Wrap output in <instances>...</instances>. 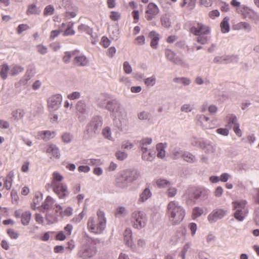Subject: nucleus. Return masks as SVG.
Returning a JSON list of instances; mask_svg holds the SVG:
<instances>
[{
	"mask_svg": "<svg viewBox=\"0 0 259 259\" xmlns=\"http://www.w3.org/2000/svg\"><path fill=\"white\" fill-rule=\"evenodd\" d=\"M106 109L113 117L114 124L119 131L123 132L128 130V121L126 112L118 100L111 99L108 103Z\"/></svg>",
	"mask_w": 259,
	"mask_h": 259,
	"instance_id": "f257e3e1",
	"label": "nucleus"
},
{
	"mask_svg": "<svg viewBox=\"0 0 259 259\" xmlns=\"http://www.w3.org/2000/svg\"><path fill=\"white\" fill-rule=\"evenodd\" d=\"M167 214L169 221L172 225H176L183 221L185 215V211L178 202L172 201L167 205Z\"/></svg>",
	"mask_w": 259,
	"mask_h": 259,
	"instance_id": "f03ea898",
	"label": "nucleus"
},
{
	"mask_svg": "<svg viewBox=\"0 0 259 259\" xmlns=\"http://www.w3.org/2000/svg\"><path fill=\"white\" fill-rule=\"evenodd\" d=\"M97 217H90L87 223L89 230L94 234H100L105 230L106 226V220L104 212L99 210Z\"/></svg>",
	"mask_w": 259,
	"mask_h": 259,
	"instance_id": "7ed1b4c3",
	"label": "nucleus"
},
{
	"mask_svg": "<svg viewBox=\"0 0 259 259\" xmlns=\"http://www.w3.org/2000/svg\"><path fill=\"white\" fill-rule=\"evenodd\" d=\"M209 193V190L204 188L190 187L186 190L184 197L187 204H193L198 199L201 200L206 199Z\"/></svg>",
	"mask_w": 259,
	"mask_h": 259,
	"instance_id": "20e7f679",
	"label": "nucleus"
},
{
	"mask_svg": "<svg viewBox=\"0 0 259 259\" xmlns=\"http://www.w3.org/2000/svg\"><path fill=\"white\" fill-rule=\"evenodd\" d=\"M103 122L101 117L96 116L87 124L85 130L83 133V138L85 139H91L96 136L99 132Z\"/></svg>",
	"mask_w": 259,
	"mask_h": 259,
	"instance_id": "39448f33",
	"label": "nucleus"
},
{
	"mask_svg": "<svg viewBox=\"0 0 259 259\" xmlns=\"http://www.w3.org/2000/svg\"><path fill=\"white\" fill-rule=\"evenodd\" d=\"M97 251L96 247L88 241L80 246L77 253V256L81 259H90L96 255Z\"/></svg>",
	"mask_w": 259,
	"mask_h": 259,
	"instance_id": "423d86ee",
	"label": "nucleus"
},
{
	"mask_svg": "<svg viewBox=\"0 0 259 259\" xmlns=\"http://www.w3.org/2000/svg\"><path fill=\"white\" fill-rule=\"evenodd\" d=\"M147 222V217L142 211L136 210L131 214V223L133 227L137 229L144 228Z\"/></svg>",
	"mask_w": 259,
	"mask_h": 259,
	"instance_id": "0eeeda50",
	"label": "nucleus"
},
{
	"mask_svg": "<svg viewBox=\"0 0 259 259\" xmlns=\"http://www.w3.org/2000/svg\"><path fill=\"white\" fill-rule=\"evenodd\" d=\"M197 124L199 125L203 129H212L217 126V119L213 118L211 120L203 114H197L195 117Z\"/></svg>",
	"mask_w": 259,
	"mask_h": 259,
	"instance_id": "6e6552de",
	"label": "nucleus"
},
{
	"mask_svg": "<svg viewBox=\"0 0 259 259\" xmlns=\"http://www.w3.org/2000/svg\"><path fill=\"white\" fill-rule=\"evenodd\" d=\"M190 32L195 36L199 34H210L211 29L208 26L195 21L190 24Z\"/></svg>",
	"mask_w": 259,
	"mask_h": 259,
	"instance_id": "1a4fd4ad",
	"label": "nucleus"
},
{
	"mask_svg": "<svg viewBox=\"0 0 259 259\" xmlns=\"http://www.w3.org/2000/svg\"><path fill=\"white\" fill-rule=\"evenodd\" d=\"M77 111L78 119L79 121H84L87 117L89 112L88 108L85 101L80 100L78 101L75 106Z\"/></svg>",
	"mask_w": 259,
	"mask_h": 259,
	"instance_id": "9d476101",
	"label": "nucleus"
},
{
	"mask_svg": "<svg viewBox=\"0 0 259 259\" xmlns=\"http://www.w3.org/2000/svg\"><path fill=\"white\" fill-rule=\"evenodd\" d=\"M62 97L60 94H56L49 97L47 101V105L50 111L57 110L61 105Z\"/></svg>",
	"mask_w": 259,
	"mask_h": 259,
	"instance_id": "9b49d317",
	"label": "nucleus"
},
{
	"mask_svg": "<svg viewBox=\"0 0 259 259\" xmlns=\"http://www.w3.org/2000/svg\"><path fill=\"white\" fill-rule=\"evenodd\" d=\"M228 213L227 210L222 208H217L213 210L208 215V222L212 224L215 223L218 220H221Z\"/></svg>",
	"mask_w": 259,
	"mask_h": 259,
	"instance_id": "f8f14e48",
	"label": "nucleus"
},
{
	"mask_svg": "<svg viewBox=\"0 0 259 259\" xmlns=\"http://www.w3.org/2000/svg\"><path fill=\"white\" fill-rule=\"evenodd\" d=\"M53 191L57 195L60 199H64L68 196L69 192L65 184L60 183L56 184L55 183L52 186Z\"/></svg>",
	"mask_w": 259,
	"mask_h": 259,
	"instance_id": "ddd939ff",
	"label": "nucleus"
},
{
	"mask_svg": "<svg viewBox=\"0 0 259 259\" xmlns=\"http://www.w3.org/2000/svg\"><path fill=\"white\" fill-rule=\"evenodd\" d=\"M159 13L157 6L153 3H149L146 7L145 18L148 21H151Z\"/></svg>",
	"mask_w": 259,
	"mask_h": 259,
	"instance_id": "4468645a",
	"label": "nucleus"
},
{
	"mask_svg": "<svg viewBox=\"0 0 259 259\" xmlns=\"http://www.w3.org/2000/svg\"><path fill=\"white\" fill-rule=\"evenodd\" d=\"M165 55L167 59L174 64L178 65L184 64L183 61L177 55L176 53L170 49H167L165 50Z\"/></svg>",
	"mask_w": 259,
	"mask_h": 259,
	"instance_id": "2eb2a0df",
	"label": "nucleus"
},
{
	"mask_svg": "<svg viewBox=\"0 0 259 259\" xmlns=\"http://www.w3.org/2000/svg\"><path fill=\"white\" fill-rule=\"evenodd\" d=\"M89 63V59L83 54H76L73 60V64L76 67H85Z\"/></svg>",
	"mask_w": 259,
	"mask_h": 259,
	"instance_id": "dca6fc26",
	"label": "nucleus"
},
{
	"mask_svg": "<svg viewBox=\"0 0 259 259\" xmlns=\"http://www.w3.org/2000/svg\"><path fill=\"white\" fill-rule=\"evenodd\" d=\"M200 148L207 154L214 153L216 149L215 145L212 143L208 140H204L200 143Z\"/></svg>",
	"mask_w": 259,
	"mask_h": 259,
	"instance_id": "f3484780",
	"label": "nucleus"
},
{
	"mask_svg": "<svg viewBox=\"0 0 259 259\" xmlns=\"http://www.w3.org/2000/svg\"><path fill=\"white\" fill-rule=\"evenodd\" d=\"M56 136V132L50 131H40L37 133L36 138L38 140H42L48 141L54 138Z\"/></svg>",
	"mask_w": 259,
	"mask_h": 259,
	"instance_id": "a211bd4d",
	"label": "nucleus"
},
{
	"mask_svg": "<svg viewBox=\"0 0 259 259\" xmlns=\"http://www.w3.org/2000/svg\"><path fill=\"white\" fill-rule=\"evenodd\" d=\"M55 202V200L52 197L48 196L44 202L41 206H39L38 209L40 211L44 212L46 210L51 209L53 207Z\"/></svg>",
	"mask_w": 259,
	"mask_h": 259,
	"instance_id": "6ab92c4d",
	"label": "nucleus"
},
{
	"mask_svg": "<svg viewBox=\"0 0 259 259\" xmlns=\"http://www.w3.org/2000/svg\"><path fill=\"white\" fill-rule=\"evenodd\" d=\"M125 174L124 178L125 180L128 181L130 183L136 180L140 176V172L137 170H126L123 172Z\"/></svg>",
	"mask_w": 259,
	"mask_h": 259,
	"instance_id": "aec40b11",
	"label": "nucleus"
},
{
	"mask_svg": "<svg viewBox=\"0 0 259 259\" xmlns=\"http://www.w3.org/2000/svg\"><path fill=\"white\" fill-rule=\"evenodd\" d=\"M110 96L108 94H102L97 99V105L98 106L106 109L108 103L110 102Z\"/></svg>",
	"mask_w": 259,
	"mask_h": 259,
	"instance_id": "412c9836",
	"label": "nucleus"
},
{
	"mask_svg": "<svg viewBox=\"0 0 259 259\" xmlns=\"http://www.w3.org/2000/svg\"><path fill=\"white\" fill-rule=\"evenodd\" d=\"M46 152L49 154H51L52 158L59 159L60 157V150L58 147L54 144H50L49 145L48 147L46 150Z\"/></svg>",
	"mask_w": 259,
	"mask_h": 259,
	"instance_id": "4be33fe9",
	"label": "nucleus"
},
{
	"mask_svg": "<svg viewBox=\"0 0 259 259\" xmlns=\"http://www.w3.org/2000/svg\"><path fill=\"white\" fill-rule=\"evenodd\" d=\"M142 158L143 160L147 161H152L155 157V152L149 149L146 150L143 147L142 148Z\"/></svg>",
	"mask_w": 259,
	"mask_h": 259,
	"instance_id": "5701e85b",
	"label": "nucleus"
},
{
	"mask_svg": "<svg viewBox=\"0 0 259 259\" xmlns=\"http://www.w3.org/2000/svg\"><path fill=\"white\" fill-rule=\"evenodd\" d=\"M149 37L151 38L150 46L153 49H157L159 40V34L155 31H151L149 33Z\"/></svg>",
	"mask_w": 259,
	"mask_h": 259,
	"instance_id": "b1692460",
	"label": "nucleus"
},
{
	"mask_svg": "<svg viewBox=\"0 0 259 259\" xmlns=\"http://www.w3.org/2000/svg\"><path fill=\"white\" fill-rule=\"evenodd\" d=\"M247 201L245 200H241L238 201H235L232 202L233 209L234 210H242L247 209L246 208V205Z\"/></svg>",
	"mask_w": 259,
	"mask_h": 259,
	"instance_id": "393cba45",
	"label": "nucleus"
},
{
	"mask_svg": "<svg viewBox=\"0 0 259 259\" xmlns=\"http://www.w3.org/2000/svg\"><path fill=\"white\" fill-rule=\"evenodd\" d=\"M124 241L128 246L131 247L133 245L132 232L130 229H126L123 234Z\"/></svg>",
	"mask_w": 259,
	"mask_h": 259,
	"instance_id": "a878e982",
	"label": "nucleus"
},
{
	"mask_svg": "<svg viewBox=\"0 0 259 259\" xmlns=\"http://www.w3.org/2000/svg\"><path fill=\"white\" fill-rule=\"evenodd\" d=\"M247 213V209H238L235 211L234 213V217L235 219L239 222H242Z\"/></svg>",
	"mask_w": 259,
	"mask_h": 259,
	"instance_id": "bb28decb",
	"label": "nucleus"
},
{
	"mask_svg": "<svg viewBox=\"0 0 259 259\" xmlns=\"http://www.w3.org/2000/svg\"><path fill=\"white\" fill-rule=\"evenodd\" d=\"M31 219V213L30 211L22 212L21 222L23 226H28Z\"/></svg>",
	"mask_w": 259,
	"mask_h": 259,
	"instance_id": "cd10ccee",
	"label": "nucleus"
},
{
	"mask_svg": "<svg viewBox=\"0 0 259 259\" xmlns=\"http://www.w3.org/2000/svg\"><path fill=\"white\" fill-rule=\"evenodd\" d=\"M125 174L123 172L121 175V176L118 177L116 181V184L118 187L124 188L127 187L129 184H130L128 181L125 180L124 178Z\"/></svg>",
	"mask_w": 259,
	"mask_h": 259,
	"instance_id": "c85d7f7f",
	"label": "nucleus"
},
{
	"mask_svg": "<svg viewBox=\"0 0 259 259\" xmlns=\"http://www.w3.org/2000/svg\"><path fill=\"white\" fill-rule=\"evenodd\" d=\"M152 196V193L148 188H145L140 195L139 201L142 202H145Z\"/></svg>",
	"mask_w": 259,
	"mask_h": 259,
	"instance_id": "c756f323",
	"label": "nucleus"
},
{
	"mask_svg": "<svg viewBox=\"0 0 259 259\" xmlns=\"http://www.w3.org/2000/svg\"><path fill=\"white\" fill-rule=\"evenodd\" d=\"M14 172L11 171L8 174L6 179L4 180L5 187L7 190L11 189L12 183L13 182V178L14 177Z\"/></svg>",
	"mask_w": 259,
	"mask_h": 259,
	"instance_id": "7c9ffc66",
	"label": "nucleus"
},
{
	"mask_svg": "<svg viewBox=\"0 0 259 259\" xmlns=\"http://www.w3.org/2000/svg\"><path fill=\"white\" fill-rule=\"evenodd\" d=\"M9 70L10 68L7 64H4L0 66V76L3 79L5 80L7 78Z\"/></svg>",
	"mask_w": 259,
	"mask_h": 259,
	"instance_id": "2f4dec72",
	"label": "nucleus"
},
{
	"mask_svg": "<svg viewBox=\"0 0 259 259\" xmlns=\"http://www.w3.org/2000/svg\"><path fill=\"white\" fill-rule=\"evenodd\" d=\"M78 50H74L73 51L66 52L64 53V56L63 58V61L64 63L67 64L70 62V59L72 57L75 56L76 54L78 53Z\"/></svg>",
	"mask_w": 259,
	"mask_h": 259,
	"instance_id": "473e14b6",
	"label": "nucleus"
},
{
	"mask_svg": "<svg viewBox=\"0 0 259 259\" xmlns=\"http://www.w3.org/2000/svg\"><path fill=\"white\" fill-rule=\"evenodd\" d=\"M160 21L161 25L165 28H168L171 26V21L167 14H164L161 16Z\"/></svg>",
	"mask_w": 259,
	"mask_h": 259,
	"instance_id": "72a5a7b5",
	"label": "nucleus"
},
{
	"mask_svg": "<svg viewBox=\"0 0 259 259\" xmlns=\"http://www.w3.org/2000/svg\"><path fill=\"white\" fill-rule=\"evenodd\" d=\"M229 21V19L228 17H225L221 23V27L223 33H226L229 31L230 25Z\"/></svg>",
	"mask_w": 259,
	"mask_h": 259,
	"instance_id": "f704fd0d",
	"label": "nucleus"
},
{
	"mask_svg": "<svg viewBox=\"0 0 259 259\" xmlns=\"http://www.w3.org/2000/svg\"><path fill=\"white\" fill-rule=\"evenodd\" d=\"M184 160L188 162L194 163L197 161V159L194 155L189 152H185L182 155Z\"/></svg>",
	"mask_w": 259,
	"mask_h": 259,
	"instance_id": "c9c22d12",
	"label": "nucleus"
},
{
	"mask_svg": "<svg viewBox=\"0 0 259 259\" xmlns=\"http://www.w3.org/2000/svg\"><path fill=\"white\" fill-rule=\"evenodd\" d=\"M235 29L239 30V29H244L245 31L248 32L250 31L251 29V27L250 25L245 22H241L237 24L235 26Z\"/></svg>",
	"mask_w": 259,
	"mask_h": 259,
	"instance_id": "e433bc0d",
	"label": "nucleus"
},
{
	"mask_svg": "<svg viewBox=\"0 0 259 259\" xmlns=\"http://www.w3.org/2000/svg\"><path fill=\"white\" fill-rule=\"evenodd\" d=\"M24 70V68L21 66L14 65L11 67L10 73L12 76H16L20 73L23 72Z\"/></svg>",
	"mask_w": 259,
	"mask_h": 259,
	"instance_id": "4c0bfd02",
	"label": "nucleus"
},
{
	"mask_svg": "<svg viewBox=\"0 0 259 259\" xmlns=\"http://www.w3.org/2000/svg\"><path fill=\"white\" fill-rule=\"evenodd\" d=\"M156 183L157 187L159 188L168 187L171 185V183L170 181L166 179H159L157 180L156 181Z\"/></svg>",
	"mask_w": 259,
	"mask_h": 259,
	"instance_id": "58836bf2",
	"label": "nucleus"
},
{
	"mask_svg": "<svg viewBox=\"0 0 259 259\" xmlns=\"http://www.w3.org/2000/svg\"><path fill=\"white\" fill-rule=\"evenodd\" d=\"M210 34H199L197 35V41L201 45L207 44L210 39Z\"/></svg>",
	"mask_w": 259,
	"mask_h": 259,
	"instance_id": "ea45409f",
	"label": "nucleus"
},
{
	"mask_svg": "<svg viewBox=\"0 0 259 259\" xmlns=\"http://www.w3.org/2000/svg\"><path fill=\"white\" fill-rule=\"evenodd\" d=\"M152 141V138H145L140 141V146L139 148L142 151V148H144L146 149V151L148 150L146 146L150 145L151 144Z\"/></svg>",
	"mask_w": 259,
	"mask_h": 259,
	"instance_id": "a19ab883",
	"label": "nucleus"
},
{
	"mask_svg": "<svg viewBox=\"0 0 259 259\" xmlns=\"http://www.w3.org/2000/svg\"><path fill=\"white\" fill-rule=\"evenodd\" d=\"M63 179V176L58 172L55 171L53 174V180L51 183V186H53L54 183L56 184H60L61 182Z\"/></svg>",
	"mask_w": 259,
	"mask_h": 259,
	"instance_id": "79ce46f5",
	"label": "nucleus"
},
{
	"mask_svg": "<svg viewBox=\"0 0 259 259\" xmlns=\"http://www.w3.org/2000/svg\"><path fill=\"white\" fill-rule=\"evenodd\" d=\"M164 146L163 144L159 143L156 146V149L157 150V156L158 158H162L165 156V150H164Z\"/></svg>",
	"mask_w": 259,
	"mask_h": 259,
	"instance_id": "37998d69",
	"label": "nucleus"
},
{
	"mask_svg": "<svg viewBox=\"0 0 259 259\" xmlns=\"http://www.w3.org/2000/svg\"><path fill=\"white\" fill-rule=\"evenodd\" d=\"M223 64H228L232 62H237L238 57L236 56H223Z\"/></svg>",
	"mask_w": 259,
	"mask_h": 259,
	"instance_id": "c03bdc74",
	"label": "nucleus"
},
{
	"mask_svg": "<svg viewBox=\"0 0 259 259\" xmlns=\"http://www.w3.org/2000/svg\"><path fill=\"white\" fill-rule=\"evenodd\" d=\"M78 30L80 32H85L88 34H91L93 32L92 29L85 24H81L78 26Z\"/></svg>",
	"mask_w": 259,
	"mask_h": 259,
	"instance_id": "a18cd8bd",
	"label": "nucleus"
},
{
	"mask_svg": "<svg viewBox=\"0 0 259 259\" xmlns=\"http://www.w3.org/2000/svg\"><path fill=\"white\" fill-rule=\"evenodd\" d=\"M12 114L15 119L19 120L24 117L25 112L22 110L18 109L13 111Z\"/></svg>",
	"mask_w": 259,
	"mask_h": 259,
	"instance_id": "49530a36",
	"label": "nucleus"
},
{
	"mask_svg": "<svg viewBox=\"0 0 259 259\" xmlns=\"http://www.w3.org/2000/svg\"><path fill=\"white\" fill-rule=\"evenodd\" d=\"M150 113L145 111H141L138 114V117L140 120H150Z\"/></svg>",
	"mask_w": 259,
	"mask_h": 259,
	"instance_id": "de8ad7c7",
	"label": "nucleus"
},
{
	"mask_svg": "<svg viewBox=\"0 0 259 259\" xmlns=\"http://www.w3.org/2000/svg\"><path fill=\"white\" fill-rule=\"evenodd\" d=\"M174 81L185 85H188L191 82L190 79L186 77H176L174 79Z\"/></svg>",
	"mask_w": 259,
	"mask_h": 259,
	"instance_id": "09e8293b",
	"label": "nucleus"
},
{
	"mask_svg": "<svg viewBox=\"0 0 259 259\" xmlns=\"http://www.w3.org/2000/svg\"><path fill=\"white\" fill-rule=\"evenodd\" d=\"M102 134L105 138L110 141H113V138L111 136V129L110 127H106L104 128L102 131Z\"/></svg>",
	"mask_w": 259,
	"mask_h": 259,
	"instance_id": "8fccbe9b",
	"label": "nucleus"
},
{
	"mask_svg": "<svg viewBox=\"0 0 259 259\" xmlns=\"http://www.w3.org/2000/svg\"><path fill=\"white\" fill-rule=\"evenodd\" d=\"M61 138H62V141L64 143H69L72 140L73 136L70 133H64L62 135Z\"/></svg>",
	"mask_w": 259,
	"mask_h": 259,
	"instance_id": "3c124183",
	"label": "nucleus"
},
{
	"mask_svg": "<svg viewBox=\"0 0 259 259\" xmlns=\"http://www.w3.org/2000/svg\"><path fill=\"white\" fill-rule=\"evenodd\" d=\"M73 25V23H71L68 25L67 28L64 31V36L73 35L75 34V31L72 28Z\"/></svg>",
	"mask_w": 259,
	"mask_h": 259,
	"instance_id": "603ef678",
	"label": "nucleus"
},
{
	"mask_svg": "<svg viewBox=\"0 0 259 259\" xmlns=\"http://www.w3.org/2000/svg\"><path fill=\"white\" fill-rule=\"evenodd\" d=\"M144 83L147 86L153 87L156 83V77L154 75H152L150 77H148L144 80Z\"/></svg>",
	"mask_w": 259,
	"mask_h": 259,
	"instance_id": "864d4df0",
	"label": "nucleus"
},
{
	"mask_svg": "<svg viewBox=\"0 0 259 259\" xmlns=\"http://www.w3.org/2000/svg\"><path fill=\"white\" fill-rule=\"evenodd\" d=\"M204 212V210L202 208L199 207H195L193 209V216L194 218H198L201 216Z\"/></svg>",
	"mask_w": 259,
	"mask_h": 259,
	"instance_id": "5fc2aeb1",
	"label": "nucleus"
},
{
	"mask_svg": "<svg viewBox=\"0 0 259 259\" xmlns=\"http://www.w3.org/2000/svg\"><path fill=\"white\" fill-rule=\"evenodd\" d=\"M54 7L52 5L47 6L44 9V15L45 16L52 15L54 13Z\"/></svg>",
	"mask_w": 259,
	"mask_h": 259,
	"instance_id": "6e6d98bb",
	"label": "nucleus"
},
{
	"mask_svg": "<svg viewBox=\"0 0 259 259\" xmlns=\"http://www.w3.org/2000/svg\"><path fill=\"white\" fill-rule=\"evenodd\" d=\"M7 233L9 236L12 239H17L19 236L18 232L12 229H8L7 230Z\"/></svg>",
	"mask_w": 259,
	"mask_h": 259,
	"instance_id": "4d7b16f0",
	"label": "nucleus"
},
{
	"mask_svg": "<svg viewBox=\"0 0 259 259\" xmlns=\"http://www.w3.org/2000/svg\"><path fill=\"white\" fill-rule=\"evenodd\" d=\"M26 14L27 15L37 14V8L36 5L34 4L29 5L26 11Z\"/></svg>",
	"mask_w": 259,
	"mask_h": 259,
	"instance_id": "13d9d810",
	"label": "nucleus"
},
{
	"mask_svg": "<svg viewBox=\"0 0 259 259\" xmlns=\"http://www.w3.org/2000/svg\"><path fill=\"white\" fill-rule=\"evenodd\" d=\"M115 156L118 160L123 161L127 158V154L124 152L118 151L116 152Z\"/></svg>",
	"mask_w": 259,
	"mask_h": 259,
	"instance_id": "bf43d9fd",
	"label": "nucleus"
},
{
	"mask_svg": "<svg viewBox=\"0 0 259 259\" xmlns=\"http://www.w3.org/2000/svg\"><path fill=\"white\" fill-rule=\"evenodd\" d=\"M127 213V211L124 207H119L117 208L115 215L117 217H124Z\"/></svg>",
	"mask_w": 259,
	"mask_h": 259,
	"instance_id": "052dcab7",
	"label": "nucleus"
},
{
	"mask_svg": "<svg viewBox=\"0 0 259 259\" xmlns=\"http://www.w3.org/2000/svg\"><path fill=\"white\" fill-rule=\"evenodd\" d=\"M42 194L40 193H36L33 198V203L35 206L38 205L42 200Z\"/></svg>",
	"mask_w": 259,
	"mask_h": 259,
	"instance_id": "680f3d73",
	"label": "nucleus"
},
{
	"mask_svg": "<svg viewBox=\"0 0 259 259\" xmlns=\"http://www.w3.org/2000/svg\"><path fill=\"white\" fill-rule=\"evenodd\" d=\"M100 162V160L97 159H89L84 161V163L92 165H98Z\"/></svg>",
	"mask_w": 259,
	"mask_h": 259,
	"instance_id": "e2e57ef3",
	"label": "nucleus"
},
{
	"mask_svg": "<svg viewBox=\"0 0 259 259\" xmlns=\"http://www.w3.org/2000/svg\"><path fill=\"white\" fill-rule=\"evenodd\" d=\"M123 67L124 71L125 72V73L130 74L132 72V68L130 63L127 61H125L123 63Z\"/></svg>",
	"mask_w": 259,
	"mask_h": 259,
	"instance_id": "0e129e2a",
	"label": "nucleus"
},
{
	"mask_svg": "<svg viewBox=\"0 0 259 259\" xmlns=\"http://www.w3.org/2000/svg\"><path fill=\"white\" fill-rule=\"evenodd\" d=\"M193 110L192 106L189 104H185L182 106L181 110L182 112L188 113L191 112Z\"/></svg>",
	"mask_w": 259,
	"mask_h": 259,
	"instance_id": "69168bd1",
	"label": "nucleus"
},
{
	"mask_svg": "<svg viewBox=\"0 0 259 259\" xmlns=\"http://www.w3.org/2000/svg\"><path fill=\"white\" fill-rule=\"evenodd\" d=\"M177 193V189L175 187H169L167 191V195L168 197H174Z\"/></svg>",
	"mask_w": 259,
	"mask_h": 259,
	"instance_id": "338daca9",
	"label": "nucleus"
},
{
	"mask_svg": "<svg viewBox=\"0 0 259 259\" xmlns=\"http://www.w3.org/2000/svg\"><path fill=\"white\" fill-rule=\"evenodd\" d=\"M29 28V26L27 24H20L17 28V32L18 34H21L23 31L26 30Z\"/></svg>",
	"mask_w": 259,
	"mask_h": 259,
	"instance_id": "774afa93",
	"label": "nucleus"
}]
</instances>
